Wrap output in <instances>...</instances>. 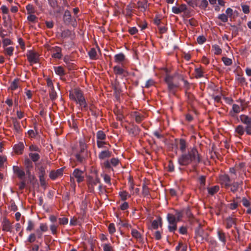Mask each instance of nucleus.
I'll return each mask as SVG.
<instances>
[{
	"label": "nucleus",
	"instance_id": "obj_4",
	"mask_svg": "<svg viewBox=\"0 0 251 251\" xmlns=\"http://www.w3.org/2000/svg\"><path fill=\"white\" fill-rule=\"evenodd\" d=\"M79 150L75 154V156L77 161L80 163L83 162L88 156L87 145L83 140L79 142Z\"/></svg>",
	"mask_w": 251,
	"mask_h": 251
},
{
	"label": "nucleus",
	"instance_id": "obj_60",
	"mask_svg": "<svg viewBox=\"0 0 251 251\" xmlns=\"http://www.w3.org/2000/svg\"><path fill=\"white\" fill-rule=\"evenodd\" d=\"M242 8L243 11L245 14H248L250 12L249 6L247 5H242Z\"/></svg>",
	"mask_w": 251,
	"mask_h": 251
},
{
	"label": "nucleus",
	"instance_id": "obj_9",
	"mask_svg": "<svg viewBox=\"0 0 251 251\" xmlns=\"http://www.w3.org/2000/svg\"><path fill=\"white\" fill-rule=\"evenodd\" d=\"M28 61L32 64H35L38 62L39 56L38 54L32 50H28L26 54Z\"/></svg>",
	"mask_w": 251,
	"mask_h": 251
},
{
	"label": "nucleus",
	"instance_id": "obj_50",
	"mask_svg": "<svg viewBox=\"0 0 251 251\" xmlns=\"http://www.w3.org/2000/svg\"><path fill=\"white\" fill-rule=\"evenodd\" d=\"M222 60L224 62V64L226 66H229L232 64V60L230 58H227L226 57H223L222 58Z\"/></svg>",
	"mask_w": 251,
	"mask_h": 251
},
{
	"label": "nucleus",
	"instance_id": "obj_2",
	"mask_svg": "<svg viewBox=\"0 0 251 251\" xmlns=\"http://www.w3.org/2000/svg\"><path fill=\"white\" fill-rule=\"evenodd\" d=\"M164 80L167 84L169 92L175 95L176 89L179 87V81L183 80V77L180 75L176 74L173 75H167Z\"/></svg>",
	"mask_w": 251,
	"mask_h": 251
},
{
	"label": "nucleus",
	"instance_id": "obj_16",
	"mask_svg": "<svg viewBox=\"0 0 251 251\" xmlns=\"http://www.w3.org/2000/svg\"><path fill=\"white\" fill-rule=\"evenodd\" d=\"M220 180L222 183L225 185L226 187H228L230 186V179L229 176L227 175H223L220 176Z\"/></svg>",
	"mask_w": 251,
	"mask_h": 251
},
{
	"label": "nucleus",
	"instance_id": "obj_59",
	"mask_svg": "<svg viewBox=\"0 0 251 251\" xmlns=\"http://www.w3.org/2000/svg\"><path fill=\"white\" fill-rule=\"evenodd\" d=\"M243 204L244 206L249 207L250 205V202L249 201L245 198H243L242 200Z\"/></svg>",
	"mask_w": 251,
	"mask_h": 251
},
{
	"label": "nucleus",
	"instance_id": "obj_43",
	"mask_svg": "<svg viewBox=\"0 0 251 251\" xmlns=\"http://www.w3.org/2000/svg\"><path fill=\"white\" fill-rule=\"evenodd\" d=\"M50 97L51 100H54L57 97V93L54 88L50 89Z\"/></svg>",
	"mask_w": 251,
	"mask_h": 251
},
{
	"label": "nucleus",
	"instance_id": "obj_33",
	"mask_svg": "<svg viewBox=\"0 0 251 251\" xmlns=\"http://www.w3.org/2000/svg\"><path fill=\"white\" fill-rule=\"evenodd\" d=\"M19 87V79H15L11 83L10 89L12 90H15Z\"/></svg>",
	"mask_w": 251,
	"mask_h": 251
},
{
	"label": "nucleus",
	"instance_id": "obj_30",
	"mask_svg": "<svg viewBox=\"0 0 251 251\" xmlns=\"http://www.w3.org/2000/svg\"><path fill=\"white\" fill-rule=\"evenodd\" d=\"M54 70L56 74L60 76L64 75L65 74V71L62 66L54 67Z\"/></svg>",
	"mask_w": 251,
	"mask_h": 251
},
{
	"label": "nucleus",
	"instance_id": "obj_44",
	"mask_svg": "<svg viewBox=\"0 0 251 251\" xmlns=\"http://www.w3.org/2000/svg\"><path fill=\"white\" fill-rule=\"evenodd\" d=\"M185 1L189 5L193 8L198 6L197 0H185Z\"/></svg>",
	"mask_w": 251,
	"mask_h": 251
},
{
	"label": "nucleus",
	"instance_id": "obj_48",
	"mask_svg": "<svg viewBox=\"0 0 251 251\" xmlns=\"http://www.w3.org/2000/svg\"><path fill=\"white\" fill-rule=\"evenodd\" d=\"M208 5V2L207 0H201V4L199 5V7L203 9H205Z\"/></svg>",
	"mask_w": 251,
	"mask_h": 251
},
{
	"label": "nucleus",
	"instance_id": "obj_6",
	"mask_svg": "<svg viewBox=\"0 0 251 251\" xmlns=\"http://www.w3.org/2000/svg\"><path fill=\"white\" fill-rule=\"evenodd\" d=\"M195 234L197 241L201 242H202L204 240H206L208 237V233L203 230L200 225L195 229Z\"/></svg>",
	"mask_w": 251,
	"mask_h": 251
},
{
	"label": "nucleus",
	"instance_id": "obj_49",
	"mask_svg": "<svg viewBox=\"0 0 251 251\" xmlns=\"http://www.w3.org/2000/svg\"><path fill=\"white\" fill-rule=\"evenodd\" d=\"M218 19L223 22H226L228 21V16L225 14H222L218 16Z\"/></svg>",
	"mask_w": 251,
	"mask_h": 251
},
{
	"label": "nucleus",
	"instance_id": "obj_58",
	"mask_svg": "<svg viewBox=\"0 0 251 251\" xmlns=\"http://www.w3.org/2000/svg\"><path fill=\"white\" fill-rule=\"evenodd\" d=\"M47 85L48 87L50 88V89L54 88L52 80L50 78H48L47 79Z\"/></svg>",
	"mask_w": 251,
	"mask_h": 251
},
{
	"label": "nucleus",
	"instance_id": "obj_1",
	"mask_svg": "<svg viewBox=\"0 0 251 251\" xmlns=\"http://www.w3.org/2000/svg\"><path fill=\"white\" fill-rule=\"evenodd\" d=\"M200 162L198 151L195 148L189 150L188 153H182L178 158V163L182 166H186L191 163L197 165Z\"/></svg>",
	"mask_w": 251,
	"mask_h": 251
},
{
	"label": "nucleus",
	"instance_id": "obj_11",
	"mask_svg": "<svg viewBox=\"0 0 251 251\" xmlns=\"http://www.w3.org/2000/svg\"><path fill=\"white\" fill-rule=\"evenodd\" d=\"M72 175L76 179L78 183H80L84 180V172L79 169H75Z\"/></svg>",
	"mask_w": 251,
	"mask_h": 251
},
{
	"label": "nucleus",
	"instance_id": "obj_28",
	"mask_svg": "<svg viewBox=\"0 0 251 251\" xmlns=\"http://www.w3.org/2000/svg\"><path fill=\"white\" fill-rule=\"evenodd\" d=\"M36 167L38 170L39 176H45L46 175V167L43 166H38V164L35 163Z\"/></svg>",
	"mask_w": 251,
	"mask_h": 251
},
{
	"label": "nucleus",
	"instance_id": "obj_3",
	"mask_svg": "<svg viewBox=\"0 0 251 251\" xmlns=\"http://www.w3.org/2000/svg\"><path fill=\"white\" fill-rule=\"evenodd\" d=\"M114 61L117 65L113 67L114 73L116 75H123L125 71V56L122 53L114 55Z\"/></svg>",
	"mask_w": 251,
	"mask_h": 251
},
{
	"label": "nucleus",
	"instance_id": "obj_15",
	"mask_svg": "<svg viewBox=\"0 0 251 251\" xmlns=\"http://www.w3.org/2000/svg\"><path fill=\"white\" fill-rule=\"evenodd\" d=\"M2 230L10 231L11 230V224L10 221L6 217L3 218L2 222Z\"/></svg>",
	"mask_w": 251,
	"mask_h": 251
},
{
	"label": "nucleus",
	"instance_id": "obj_26",
	"mask_svg": "<svg viewBox=\"0 0 251 251\" xmlns=\"http://www.w3.org/2000/svg\"><path fill=\"white\" fill-rule=\"evenodd\" d=\"M240 120L242 123L248 125H251V119L250 117L245 115L240 116Z\"/></svg>",
	"mask_w": 251,
	"mask_h": 251
},
{
	"label": "nucleus",
	"instance_id": "obj_27",
	"mask_svg": "<svg viewBox=\"0 0 251 251\" xmlns=\"http://www.w3.org/2000/svg\"><path fill=\"white\" fill-rule=\"evenodd\" d=\"M29 156L30 157V159L32 161L36 163L37 161H38L40 158V156L38 153H32L30 152L29 153Z\"/></svg>",
	"mask_w": 251,
	"mask_h": 251
},
{
	"label": "nucleus",
	"instance_id": "obj_32",
	"mask_svg": "<svg viewBox=\"0 0 251 251\" xmlns=\"http://www.w3.org/2000/svg\"><path fill=\"white\" fill-rule=\"evenodd\" d=\"M24 164L26 169H31L33 167V162L29 158H25Z\"/></svg>",
	"mask_w": 251,
	"mask_h": 251
},
{
	"label": "nucleus",
	"instance_id": "obj_57",
	"mask_svg": "<svg viewBox=\"0 0 251 251\" xmlns=\"http://www.w3.org/2000/svg\"><path fill=\"white\" fill-rule=\"evenodd\" d=\"M57 227L58 226L54 224H52L50 226V229L53 234H56Z\"/></svg>",
	"mask_w": 251,
	"mask_h": 251
},
{
	"label": "nucleus",
	"instance_id": "obj_62",
	"mask_svg": "<svg viewBox=\"0 0 251 251\" xmlns=\"http://www.w3.org/2000/svg\"><path fill=\"white\" fill-rule=\"evenodd\" d=\"M103 178H104V180L106 183L110 184L111 179H110V177L108 175H107L106 174L104 175Z\"/></svg>",
	"mask_w": 251,
	"mask_h": 251
},
{
	"label": "nucleus",
	"instance_id": "obj_63",
	"mask_svg": "<svg viewBox=\"0 0 251 251\" xmlns=\"http://www.w3.org/2000/svg\"><path fill=\"white\" fill-rule=\"evenodd\" d=\"M137 31H138V30L136 28V27H135L129 28L128 29V32L131 35H134V34L137 33Z\"/></svg>",
	"mask_w": 251,
	"mask_h": 251
},
{
	"label": "nucleus",
	"instance_id": "obj_24",
	"mask_svg": "<svg viewBox=\"0 0 251 251\" xmlns=\"http://www.w3.org/2000/svg\"><path fill=\"white\" fill-rule=\"evenodd\" d=\"M97 141H104L106 138V134L102 130H99L96 134Z\"/></svg>",
	"mask_w": 251,
	"mask_h": 251
},
{
	"label": "nucleus",
	"instance_id": "obj_42",
	"mask_svg": "<svg viewBox=\"0 0 251 251\" xmlns=\"http://www.w3.org/2000/svg\"><path fill=\"white\" fill-rule=\"evenodd\" d=\"M34 223L31 220H28L27 222V226L26 228V231H30L32 230L34 228Z\"/></svg>",
	"mask_w": 251,
	"mask_h": 251
},
{
	"label": "nucleus",
	"instance_id": "obj_8",
	"mask_svg": "<svg viewBox=\"0 0 251 251\" xmlns=\"http://www.w3.org/2000/svg\"><path fill=\"white\" fill-rule=\"evenodd\" d=\"M167 219L170 225L168 226L169 230L170 232H174L176 230V219L175 216L171 214H168Z\"/></svg>",
	"mask_w": 251,
	"mask_h": 251
},
{
	"label": "nucleus",
	"instance_id": "obj_23",
	"mask_svg": "<svg viewBox=\"0 0 251 251\" xmlns=\"http://www.w3.org/2000/svg\"><path fill=\"white\" fill-rule=\"evenodd\" d=\"M97 145L98 148L99 149L104 148L105 149H107L110 147L109 144L104 141H97Z\"/></svg>",
	"mask_w": 251,
	"mask_h": 251
},
{
	"label": "nucleus",
	"instance_id": "obj_18",
	"mask_svg": "<svg viewBox=\"0 0 251 251\" xmlns=\"http://www.w3.org/2000/svg\"><path fill=\"white\" fill-rule=\"evenodd\" d=\"M63 20L66 24H70L72 22V18L71 12L68 10H66L64 11L63 15Z\"/></svg>",
	"mask_w": 251,
	"mask_h": 251
},
{
	"label": "nucleus",
	"instance_id": "obj_21",
	"mask_svg": "<svg viewBox=\"0 0 251 251\" xmlns=\"http://www.w3.org/2000/svg\"><path fill=\"white\" fill-rule=\"evenodd\" d=\"M12 123L13 125L14 129L17 133H20L21 131V127L20 122L16 118H12Z\"/></svg>",
	"mask_w": 251,
	"mask_h": 251
},
{
	"label": "nucleus",
	"instance_id": "obj_14",
	"mask_svg": "<svg viewBox=\"0 0 251 251\" xmlns=\"http://www.w3.org/2000/svg\"><path fill=\"white\" fill-rule=\"evenodd\" d=\"M63 169L61 168L55 171H51L49 175L50 177L52 180H55L57 177L63 175Z\"/></svg>",
	"mask_w": 251,
	"mask_h": 251
},
{
	"label": "nucleus",
	"instance_id": "obj_5",
	"mask_svg": "<svg viewBox=\"0 0 251 251\" xmlns=\"http://www.w3.org/2000/svg\"><path fill=\"white\" fill-rule=\"evenodd\" d=\"M75 96L76 100L75 101L79 105L81 110H87L88 105L81 91L79 89H75Z\"/></svg>",
	"mask_w": 251,
	"mask_h": 251
},
{
	"label": "nucleus",
	"instance_id": "obj_12",
	"mask_svg": "<svg viewBox=\"0 0 251 251\" xmlns=\"http://www.w3.org/2000/svg\"><path fill=\"white\" fill-rule=\"evenodd\" d=\"M128 182L129 184V190L130 191V195L134 194V193H137L139 190L138 188L134 189V180L133 176L131 175H129V176H127Z\"/></svg>",
	"mask_w": 251,
	"mask_h": 251
},
{
	"label": "nucleus",
	"instance_id": "obj_52",
	"mask_svg": "<svg viewBox=\"0 0 251 251\" xmlns=\"http://www.w3.org/2000/svg\"><path fill=\"white\" fill-rule=\"evenodd\" d=\"M115 227L113 223H110L108 226V231L110 234H113L115 232Z\"/></svg>",
	"mask_w": 251,
	"mask_h": 251
},
{
	"label": "nucleus",
	"instance_id": "obj_25",
	"mask_svg": "<svg viewBox=\"0 0 251 251\" xmlns=\"http://www.w3.org/2000/svg\"><path fill=\"white\" fill-rule=\"evenodd\" d=\"M139 132V129L138 126H132V127H131L129 130L128 133L131 136H134L138 134Z\"/></svg>",
	"mask_w": 251,
	"mask_h": 251
},
{
	"label": "nucleus",
	"instance_id": "obj_37",
	"mask_svg": "<svg viewBox=\"0 0 251 251\" xmlns=\"http://www.w3.org/2000/svg\"><path fill=\"white\" fill-rule=\"evenodd\" d=\"M219 190V187L218 186H215L214 187L208 188V192L209 194L211 195H213L214 194L217 193Z\"/></svg>",
	"mask_w": 251,
	"mask_h": 251
},
{
	"label": "nucleus",
	"instance_id": "obj_13",
	"mask_svg": "<svg viewBox=\"0 0 251 251\" xmlns=\"http://www.w3.org/2000/svg\"><path fill=\"white\" fill-rule=\"evenodd\" d=\"M13 169L14 173L18 176L19 179L21 180L25 179V174L23 169H21L18 166H13Z\"/></svg>",
	"mask_w": 251,
	"mask_h": 251
},
{
	"label": "nucleus",
	"instance_id": "obj_29",
	"mask_svg": "<svg viewBox=\"0 0 251 251\" xmlns=\"http://www.w3.org/2000/svg\"><path fill=\"white\" fill-rule=\"evenodd\" d=\"M72 36V32L69 29L64 30L61 33V37L64 39L69 37L71 38Z\"/></svg>",
	"mask_w": 251,
	"mask_h": 251
},
{
	"label": "nucleus",
	"instance_id": "obj_55",
	"mask_svg": "<svg viewBox=\"0 0 251 251\" xmlns=\"http://www.w3.org/2000/svg\"><path fill=\"white\" fill-rule=\"evenodd\" d=\"M2 43L3 47H5L9 45H11L12 44V41L8 38L4 39L2 41Z\"/></svg>",
	"mask_w": 251,
	"mask_h": 251
},
{
	"label": "nucleus",
	"instance_id": "obj_7",
	"mask_svg": "<svg viewBox=\"0 0 251 251\" xmlns=\"http://www.w3.org/2000/svg\"><path fill=\"white\" fill-rule=\"evenodd\" d=\"M48 50L51 53V57L55 59H60L62 57V49L58 46L50 47Z\"/></svg>",
	"mask_w": 251,
	"mask_h": 251
},
{
	"label": "nucleus",
	"instance_id": "obj_54",
	"mask_svg": "<svg viewBox=\"0 0 251 251\" xmlns=\"http://www.w3.org/2000/svg\"><path fill=\"white\" fill-rule=\"evenodd\" d=\"M59 224L60 225H67L68 223V219L67 218H59L58 219Z\"/></svg>",
	"mask_w": 251,
	"mask_h": 251
},
{
	"label": "nucleus",
	"instance_id": "obj_20",
	"mask_svg": "<svg viewBox=\"0 0 251 251\" xmlns=\"http://www.w3.org/2000/svg\"><path fill=\"white\" fill-rule=\"evenodd\" d=\"M24 147L25 146L24 143L22 142H20L18 144H16L14 146V149L15 152L18 154H22Z\"/></svg>",
	"mask_w": 251,
	"mask_h": 251
},
{
	"label": "nucleus",
	"instance_id": "obj_39",
	"mask_svg": "<svg viewBox=\"0 0 251 251\" xmlns=\"http://www.w3.org/2000/svg\"><path fill=\"white\" fill-rule=\"evenodd\" d=\"M235 132L240 135H242L244 133L245 129L242 126L239 125L236 127Z\"/></svg>",
	"mask_w": 251,
	"mask_h": 251
},
{
	"label": "nucleus",
	"instance_id": "obj_34",
	"mask_svg": "<svg viewBox=\"0 0 251 251\" xmlns=\"http://www.w3.org/2000/svg\"><path fill=\"white\" fill-rule=\"evenodd\" d=\"M14 49L12 47H9L8 48H6L4 50V53L5 55L11 56L13 54Z\"/></svg>",
	"mask_w": 251,
	"mask_h": 251
},
{
	"label": "nucleus",
	"instance_id": "obj_46",
	"mask_svg": "<svg viewBox=\"0 0 251 251\" xmlns=\"http://www.w3.org/2000/svg\"><path fill=\"white\" fill-rule=\"evenodd\" d=\"M36 239V236L35 233H31L30 234L29 236L28 237L27 239V241H28L29 243H33L34 242Z\"/></svg>",
	"mask_w": 251,
	"mask_h": 251
},
{
	"label": "nucleus",
	"instance_id": "obj_64",
	"mask_svg": "<svg viewBox=\"0 0 251 251\" xmlns=\"http://www.w3.org/2000/svg\"><path fill=\"white\" fill-rule=\"evenodd\" d=\"M112 247L110 244H104L103 245L104 251H111Z\"/></svg>",
	"mask_w": 251,
	"mask_h": 251
},
{
	"label": "nucleus",
	"instance_id": "obj_17",
	"mask_svg": "<svg viewBox=\"0 0 251 251\" xmlns=\"http://www.w3.org/2000/svg\"><path fill=\"white\" fill-rule=\"evenodd\" d=\"M131 118L134 119L137 123H140L143 119L142 115L138 111H132L130 113Z\"/></svg>",
	"mask_w": 251,
	"mask_h": 251
},
{
	"label": "nucleus",
	"instance_id": "obj_47",
	"mask_svg": "<svg viewBox=\"0 0 251 251\" xmlns=\"http://www.w3.org/2000/svg\"><path fill=\"white\" fill-rule=\"evenodd\" d=\"M10 205L9 206V209L13 211H16L18 209V207L16 205L14 201L13 200H11L10 201Z\"/></svg>",
	"mask_w": 251,
	"mask_h": 251
},
{
	"label": "nucleus",
	"instance_id": "obj_36",
	"mask_svg": "<svg viewBox=\"0 0 251 251\" xmlns=\"http://www.w3.org/2000/svg\"><path fill=\"white\" fill-rule=\"evenodd\" d=\"M90 58L91 59H96L97 56V51L95 48H91L88 52Z\"/></svg>",
	"mask_w": 251,
	"mask_h": 251
},
{
	"label": "nucleus",
	"instance_id": "obj_61",
	"mask_svg": "<svg viewBox=\"0 0 251 251\" xmlns=\"http://www.w3.org/2000/svg\"><path fill=\"white\" fill-rule=\"evenodd\" d=\"M240 106L236 104H234L232 106V109L234 113H237L240 111Z\"/></svg>",
	"mask_w": 251,
	"mask_h": 251
},
{
	"label": "nucleus",
	"instance_id": "obj_35",
	"mask_svg": "<svg viewBox=\"0 0 251 251\" xmlns=\"http://www.w3.org/2000/svg\"><path fill=\"white\" fill-rule=\"evenodd\" d=\"M226 222L227 228H229L235 224V220L231 217H228L226 219Z\"/></svg>",
	"mask_w": 251,
	"mask_h": 251
},
{
	"label": "nucleus",
	"instance_id": "obj_51",
	"mask_svg": "<svg viewBox=\"0 0 251 251\" xmlns=\"http://www.w3.org/2000/svg\"><path fill=\"white\" fill-rule=\"evenodd\" d=\"M29 14V15L27 16V18L28 21L32 23H35L37 19V17L35 15L32 14Z\"/></svg>",
	"mask_w": 251,
	"mask_h": 251
},
{
	"label": "nucleus",
	"instance_id": "obj_31",
	"mask_svg": "<svg viewBox=\"0 0 251 251\" xmlns=\"http://www.w3.org/2000/svg\"><path fill=\"white\" fill-rule=\"evenodd\" d=\"M217 233L219 239L225 244L226 242L225 233L222 230H218Z\"/></svg>",
	"mask_w": 251,
	"mask_h": 251
},
{
	"label": "nucleus",
	"instance_id": "obj_10",
	"mask_svg": "<svg viewBox=\"0 0 251 251\" xmlns=\"http://www.w3.org/2000/svg\"><path fill=\"white\" fill-rule=\"evenodd\" d=\"M131 230V234L134 238H136L138 241L141 242L143 240V238L141 234L135 229L132 227L130 225L126 223V230Z\"/></svg>",
	"mask_w": 251,
	"mask_h": 251
},
{
	"label": "nucleus",
	"instance_id": "obj_19",
	"mask_svg": "<svg viewBox=\"0 0 251 251\" xmlns=\"http://www.w3.org/2000/svg\"><path fill=\"white\" fill-rule=\"evenodd\" d=\"M111 152L109 151L108 149H105L104 151H102L99 154V158L100 159H104L107 158H109L111 155Z\"/></svg>",
	"mask_w": 251,
	"mask_h": 251
},
{
	"label": "nucleus",
	"instance_id": "obj_56",
	"mask_svg": "<svg viewBox=\"0 0 251 251\" xmlns=\"http://www.w3.org/2000/svg\"><path fill=\"white\" fill-rule=\"evenodd\" d=\"M197 41L199 44H202L206 41V39L203 36H199Z\"/></svg>",
	"mask_w": 251,
	"mask_h": 251
},
{
	"label": "nucleus",
	"instance_id": "obj_22",
	"mask_svg": "<svg viewBox=\"0 0 251 251\" xmlns=\"http://www.w3.org/2000/svg\"><path fill=\"white\" fill-rule=\"evenodd\" d=\"M179 149L182 153H184L186 151V149L187 147V144L184 139H180L179 142Z\"/></svg>",
	"mask_w": 251,
	"mask_h": 251
},
{
	"label": "nucleus",
	"instance_id": "obj_45",
	"mask_svg": "<svg viewBox=\"0 0 251 251\" xmlns=\"http://www.w3.org/2000/svg\"><path fill=\"white\" fill-rule=\"evenodd\" d=\"M29 150L30 151L40 152L41 149L37 146L31 145L29 146Z\"/></svg>",
	"mask_w": 251,
	"mask_h": 251
},
{
	"label": "nucleus",
	"instance_id": "obj_38",
	"mask_svg": "<svg viewBox=\"0 0 251 251\" xmlns=\"http://www.w3.org/2000/svg\"><path fill=\"white\" fill-rule=\"evenodd\" d=\"M241 183H242V182L241 183L238 182H234L232 184H230V186H231V191L233 193L237 191L238 189L239 185Z\"/></svg>",
	"mask_w": 251,
	"mask_h": 251
},
{
	"label": "nucleus",
	"instance_id": "obj_40",
	"mask_svg": "<svg viewBox=\"0 0 251 251\" xmlns=\"http://www.w3.org/2000/svg\"><path fill=\"white\" fill-rule=\"evenodd\" d=\"M212 48L215 54H220L222 53V50L218 45H213Z\"/></svg>",
	"mask_w": 251,
	"mask_h": 251
},
{
	"label": "nucleus",
	"instance_id": "obj_53",
	"mask_svg": "<svg viewBox=\"0 0 251 251\" xmlns=\"http://www.w3.org/2000/svg\"><path fill=\"white\" fill-rule=\"evenodd\" d=\"M48 227L47 224L41 223L40 225V230L42 232H46L48 230Z\"/></svg>",
	"mask_w": 251,
	"mask_h": 251
},
{
	"label": "nucleus",
	"instance_id": "obj_41",
	"mask_svg": "<svg viewBox=\"0 0 251 251\" xmlns=\"http://www.w3.org/2000/svg\"><path fill=\"white\" fill-rule=\"evenodd\" d=\"M26 9L27 11V14H33L35 13V9L33 5L28 4L26 6Z\"/></svg>",
	"mask_w": 251,
	"mask_h": 251
}]
</instances>
